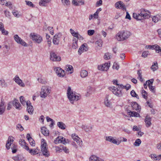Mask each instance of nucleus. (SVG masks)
<instances>
[{
    "mask_svg": "<svg viewBox=\"0 0 161 161\" xmlns=\"http://www.w3.org/2000/svg\"><path fill=\"white\" fill-rule=\"evenodd\" d=\"M105 140L109 142H111L113 144L116 145H119L120 142H118L117 140L114 139V138L111 136H108L106 137Z\"/></svg>",
    "mask_w": 161,
    "mask_h": 161,
    "instance_id": "15",
    "label": "nucleus"
},
{
    "mask_svg": "<svg viewBox=\"0 0 161 161\" xmlns=\"http://www.w3.org/2000/svg\"><path fill=\"white\" fill-rule=\"evenodd\" d=\"M113 68L114 69H115L118 70L119 68V66L116 63H114L113 66Z\"/></svg>",
    "mask_w": 161,
    "mask_h": 161,
    "instance_id": "61",
    "label": "nucleus"
},
{
    "mask_svg": "<svg viewBox=\"0 0 161 161\" xmlns=\"http://www.w3.org/2000/svg\"><path fill=\"white\" fill-rule=\"evenodd\" d=\"M62 36V35L61 33L56 34L53 38V44L56 45H58Z\"/></svg>",
    "mask_w": 161,
    "mask_h": 161,
    "instance_id": "11",
    "label": "nucleus"
},
{
    "mask_svg": "<svg viewBox=\"0 0 161 161\" xmlns=\"http://www.w3.org/2000/svg\"><path fill=\"white\" fill-rule=\"evenodd\" d=\"M150 157H151V158L153 160H158L157 158V155L156 154H151L150 156Z\"/></svg>",
    "mask_w": 161,
    "mask_h": 161,
    "instance_id": "48",
    "label": "nucleus"
},
{
    "mask_svg": "<svg viewBox=\"0 0 161 161\" xmlns=\"http://www.w3.org/2000/svg\"><path fill=\"white\" fill-rule=\"evenodd\" d=\"M102 40H99L96 42V44L98 46L101 47H102Z\"/></svg>",
    "mask_w": 161,
    "mask_h": 161,
    "instance_id": "55",
    "label": "nucleus"
},
{
    "mask_svg": "<svg viewBox=\"0 0 161 161\" xmlns=\"http://www.w3.org/2000/svg\"><path fill=\"white\" fill-rule=\"evenodd\" d=\"M30 144L32 146L34 147L35 145V143L34 140L32 139H31L28 141Z\"/></svg>",
    "mask_w": 161,
    "mask_h": 161,
    "instance_id": "54",
    "label": "nucleus"
},
{
    "mask_svg": "<svg viewBox=\"0 0 161 161\" xmlns=\"http://www.w3.org/2000/svg\"><path fill=\"white\" fill-rule=\"evenodd\" d=\"M14 141V137L13 136H10L8 137L7 142H9V143L12 144Z\"/></svg>",
    "mask_w": 161,
    "mask_h": 161,
    "instance_id": "49",
    "label": "nucleus"
},
{
    "mask_svg": "<svg viewBox=\"0 0 161 161\" xmlns=\"http://www.w3.org/2000/svg\"><path fill=\"white\" fill-rule=\"evenodd\" d=\"M27 151H29V152L31 153L32 155H35L36 154V150L35 149L33 150V149H30L29 148V150H26Z\"/></svg>",
    "mask_w": 161,
    "mask_h": 161,
    "instance_id": "50",
    "label": "nucleus"
},
{
    "mask_svg": "<svg viewBox=\"0 0 161 161\" xmlns=\"http://www.w3.org/2000/svg\"><path fill=\"white\" fill-rule=\"evenodd\" d=\"M17 128H18L19 129L20 131H22L23 130L24 128L21 125L18 124L17 125Z\"/></svg>",
    "mask_w": 161,
    "mask_h": 161,
    "instance_id": "63",
    "label": "nucleus"
},
{
    "mask_svg": "<svg viewBox=\"0 0 161 161\" xmlns=\"http://www.w3.org/2000/svg\"><path fill=\"white\" fill-rule=\"evenodd\" d=\"M118 87L119 88V89H118L117 88H115V87H114L113 88H111L112 89L111 90L114 94L118 97H120L122 95V92L120 89H126L127 86H124L122 84H119V87Z\"/></svg>",
    "mask_w": 161,
    "mask_h": 161,
    "instance_id": "5",
    "label": "nucleus"
},
{
    "mask_svg": "<svg viewBox=\"0 0 161 161\" xmlns=\"http://www.w3.org/2000/svg\"><path fill=\"white\" fill-rule=\"evenodd\" d=\"M51 92V88L48 86H44L42 87L41 92V97L45 98Z\"/></svg>",
    "mask_w": 161,
    "mask_h": 161,
    "instance_id": "4",
    "label": "nucleus"
},
{
    "mask_svg": "<svg viewBox=\"0 0 161 161\" xmlns=\"http://www.w3.org/2000/svg\"><path fill=\"white\" fill-rule=\"evenodd\" d=\"M93 92V88L91 86H88L87 88L86 96H88L92 94Z\"/></svg>",
    "mask_w": 161,
    "mask_h": 161,
    "instance_id": "32",
    "label": "nucleus"
},
{
    "mask_svg": "<svg viewBox=\"0 0 161 161\" xmlns=\"http://www.w3.org/2000/svg\"><path fill=\"white\" fill-rule=\"evenodd\" d=\"M88 75L87 72L85 70H82L80 72V76L82 78H85Z\"/></svg>",
    "mask_w": 161,
    "mask_h": 161,
    "instance_id": "35",
    "label": "nucleus"
},
{
    "mask_svg": "<svg viewBox=\"0 0 161 161\" xmlns=\"http://www.w3.org/2000/svg\"><path fill=\"white\" fill-rule=\"evenodd\" d=\"M153 82V79H152L151 80H149L147 81L146 83L147 84L148 86H149V85H152Z\"/></svg>",
    "mask_w": 161,
    "mask_h": 161,
    "instance_id": "60",
    "label": "nucleus"
},
{
    "mask_svg": "<svg viewBox=\"0 0 161 161\" xmlns=\"http://www.w3.org/2000/svg\"><path fill=\"white\" fill-rule=\"evenodd\" d=\"M115 6L117 9H122L123 10H126L125 4L121 1H119L116 2L115 3Z\"/></svg>",
    "mask_w": 161,
    "mask_h": 161,
    "instance_id": "13",
    "label": "nucleus"
},
{
    "mask_svg": "<svg viewBox=\"0 0 161 161\" xmlns=\"http://www.w3.org/2000/svg\"><path fill=\"white\" fill-rule=\"evenodd\" d=\"M86 44H84L80 47L78 51L80 55L84 51H87L88 49L87 47H86Z\"/></svg>",
    "mask_w": 161,
    "mask_h": 161,
    "instance_id": "19",
    "label": "nucleus"
},
{
    "mask_svg": "<svg viewBox=\"0 0 161 161\" xmlns=\"http://www.w3.org/2000/svg\"><path fill=\"white\" fill-rule=\"evenodd\" d=\"M138 13H133V17L137 20H141L144 19H148L150 17V12L144 8H141L138 11Z\"/></svg>",
    "mask_w": 161,
    "mask_h": 161,
    "instance_id": "1",
    "label": "nucleus"
},
{
    "mask_svg": "<svg viewBox=\"0 0 161 161\" xmlns=\"http://www.w3.org/2000/svg\"><path fill=\"white\" fill-rule=\"evenodd\" d=\"M82 128L86 132L91 131L92 129V126H88L82 125Z\"/></svg>",
    "mask_w": 161,
    "mask_h": 161,
    "instance_id": "33",
    "label": "nucleus"
},
{
    "mask_svg": "<svg viewBox=\"0 0 161 161\" xmlns=\"http://www.w3.org/2000/svg\"><path fill=\"white\" fill-rule=\"evenodd\" d=\"M72 47L74 49H76L78 47L77 39H75L73 40Z\"/></svg>",
    "mask_w": 161,
    "mask_h": 161,
    "instance_id": "39",
    "label": "nucleus"
},
{
    "mask_svg": "<svg viewBox=\"0 0 161 161\" xmlns=\"http://www.w3.org/2000/svg\"><path fill=\"white\" fill-rule=\"evenodd\" d=\"M111 57V55L109 53H106L104 55V58L105 59H109Z\"/></svg>",
    "mask_w": 161,
    "mask_h": 161,
    "instance_id": "47",
    "label": "nucleus"
},
{
    "mask_svg": "<svg viewBox=\"0 0 161 161\" xmlns=\"http://www.w3.org/2000/svg\"><path fill=\"white\" fill-rule=\"evenodd\" d=\"M103 1L102 0H99L97 1L96 4V7H98L100 6L102 4Z\"/></svg>",
    "mask_w": 161,
    "mask_h": 161,
    "instance_id": "52",
    "label": "nucleus"
},
{
    "mask_svg": "<svg viewBox=\"0 0 161 161\" xmlns=\"http://www.w3.org/2000/svg\"><path fill=\"white\" fill-rule=\"evenodd\" d=\"M130 35L131 33L130 31L123 30L117 34L116 38L119 41H123L127 39Z\"/></svg>",
    "mask_w": 161,
    "mask_h": 161,
    "instance_id": "3",
    "label": "nucleus"
},
{
    "mask_svg": "<svg viewBox=\"0 0 161 161\" xmlns=\"http://www.w3.org/2000/svg\"><path fill=\"white\" fill-rule=\"evenodd\" d=\"M127 113H128V114L130 115L131 117H140V115L138 113L136 112L132 111L129 110V111H128Z\"/></svg>",
    "mask_w": 161,
    "mask_h": 161,
    "instance_id": "26",
    "label": "nucleus"
},
{
    "mask_svg": "<svg viewBox=\"0 0 161 161\" xmlns=\"http://www.w3.org/2000/svg\"><path fill=\"white\" fill-rule=\"evenodd\" d=\"M64 69L66 71H70V73L71 74L73 72V68L72 65H67L64 67Z\"/></svg>",
    "mask_w": 161,
    "mask_h": 161,
    "instance_id": "27",
    "label": "nucleus"
},
{
    "mask_svg": "<svg viewBox=\"0 0 161 161\" xmlns=\"http://www.w3.org/2000/svg\"><path fill=\"white\" fill-rule=\"evenodd\" d=\"M72 3L75 6H80L84 4V2L82 0L79 1L73 0Z\"/></svg>",
    "mask_w": 161,
    "mask_h": 161,
    "instance_id": "21",
    "label": "nucleus"
},
{
    "mask_svg": "<svg viewBox=\"0 0 161 161\" xmlns=\"http://www.w3.org/2000/svg\"><path fill=\"white\" fill-rule=\"evenodd\" d=\"M20 101L23 105H25L26 104V102L25 101V98L23 96H21L20 97Z\"/></svg>",
    "mask_w": 161,
    "mask_h": 161,
    "instance_id": "41",
    "label": "nucleus"
},
{
    "mask_svg": "<svg viewBox=\"0 0 161 161\" xmlns=\"http://www.w3.org/2000/svg\"><path fill=\"white\" fill-rule=\"evenodd\" d=\"M57 125L58 127L62 130L65 129L66 127L65 125L62 122H58Z\"/></svg>",
    "mask_w": 161,
    "mask_h": 161,
    "instance_id": "31",
    "label": "nucleus"
},
{
    "mask_svg": "<svg viewBox=\"0 0 161 161\" xmlns=\"http://www.w3.org/2000/svg\"><path fill=\"white\" fill-rule=\"evenodd\" d=\"M110 65V62L105 63L102 65H98V69L100 70L107 71Z\"/></svg>",
    "mask_w": 161,
    "mask_h": 161,
    "instance_id": "10",
    "label": "nucleus"
},
{
    "mask_svg": "<svg viewBox=\"0 0 161 161\" xmlns=\"http://www.w3.org/2000/svg\"><path fill=\"white\" fill-rule=\"evenodd\" d=\"M37 80L39 82L42 84H45L47 83V81H46V80L44 79H42V78H38L37 79Z\"/></svg>",
    "mask_w": 161,
    "mask_h": 161,
    "instance_id": "46",
    "label": "nucleus"
},
{
    "mask_svg": "<svg viewBox=\"0 0 161 161\" xmlns=\"http://www.w3.org/2000/svg\"><path fill=\"white\" fill-rule=\"evenodd\" d=\"M14 80L15 82L21 86L24 87L25 86V84L23 82L22 80L19 78L18 75H16L14 79Z\"/></svg>",
    "mask_w": 161,
    "mask_h": 161,
    "instance_id": "17",
    "label": "nucleus"
},
{
    "mask_svg": "<svg viewBox=\"0 0 161 161\" xmlns=\"http://www.w3.org/2000/svg\"><path fill=\"white\" fill-rule=\"evenodd\" d=\"M17 146L14 144H13L12 146L11 149L12 150V152L14 153L17 152Z\"/></svg>",
    "mask_w": 161,
    "mask_h": 161,
    "instance_id": "45",
    "label": "nucleus"
},
{
    "mask_svg": "<svg viewBox=\"0 0 161 161\" xmlns=\"http://www.w3.org/2000/svg\"><path fill=\"white\" fill-rule=\"evenodd\" d=\"M19 144L21 146L23 147V148H25L26 150H29V147L26 145V143L25 140L23 139H20V141L19 142Z\"/></svg>",
    "mask_w": 161,
    "mask_h": 161,
    "instance_id": "25",
    "label": "nucleus"
},
{
    "mask_svg": "<svg viewBox=\"0 0 161 161\" xmlns=\"http://www.w3.org/2000/svg\"><path fill=\"white\" fill-rule=\"evenodd\" d=\"M54 69L57 75L60 77L64 76L65 73L64 71L59 67H54Z\"/></svg>",
    "mask_w": 161,
    "mask_h": 161,
    "instance_id": "9",
    "label": "nucleus"
},
{
    "mask_svg": "<svg viewBox=\"0 0 161 161\" xmlns=\"http://www.w3.org/2000/svg\"><path fill=\"white\" fill-rule=\"evenodd\" d=\"M26 104L27 105V111L30 114H32L33 113L34 109L30 101H27L26 102Z\"/></svg>",
    "mask_w": 161,
    "mask_h": 161,
    "instance_id": "14",
    "label": "nucleus"
},
{
    "mask_svg": "<svg viewBox=\"0 0 161 161\" xmlns=\"http://www.w3.org/2000/svg\"><path fill=\"white\" fill-rule=\"evenodd\" d=\"M14 38L15 42L17 43L21 44L24 47H27L28 46V44L22 40L20 37H19L18 35H15L14 36Z\"/></svg>",
    "mask_w": 161,
    "mask_h": 161,
    "instance_id": "8",
    "label": "nucleus"
},
{
    "mask_svg": "<svg viewBox=\"0 0 161 161\" xmlns=\"http://www.w3.org/2000/svg\"><path fill=\"white\" fill-rule=\"evenodd\" d=\"M95 31L94 30H89L87 31L88 34L89 36H92L94 34Z\"/></svg>",
    "mask_w": 161,
    "mask_h": 161,
    "instance_id": "57",
    "label": "nucleus"
},
{
    "mask_svg": "<svg viewBox=\"0 0 161 161\" xmlns=\"http://www.w3.org/2000/svg\"><path fill=\"white\" fill-rule=\"evenodd\" d=\"M130 94L132 97H136L137 99H139V98L138 96L134 90H132L131 91Z\"/></svg>",
    "mask_w": 161,
    "mask_h": 161,
    "instance_id": "44",
    "label": "nucleus"
},
{
    "mask_svg": "<svg viewBox=\"0 0 161 161\" xmlns=\"http://www.w3.org/2000/svg\"><path fill=\"white\" fill-rule=\"evenodd\" d=\"M32 40L36 43L38 44L41 43L43 40L42 37L40 35L31 33L30 35Z\"/></svg>",
    "mask_w": 161,
    "mask_h": 161,
    "instance_id": "7",
    "label": "nucleus"
},
{
    "mask_svg": "<svg viewBox=\"0 0 161 161\" xmlns=\"http://www.w3.org/2000/svg\"><path fill=\"white\" fill-rule=\"evenodd\" d=\"M13 105L17 109L20 110L22 108L21 105L18 100L14 99L13 101Z\"/></svg>",
    "mask_w": 161,
    "mask_h": 161,
    "instance_id": "18",
    "label": "nucleus"
},
{
    "mask_svg": "<svg viewBox=\"0 0 161 161\" xmlns=\"http://www.w3.org/2000/svg\"><path fill=\"white\" fill-rule=\"evenodd\" d=\"M141 143V141L140 139H137L134 143V145L136 146H139Z\"/></svg>",
    "mask_w": 161,
    "mask_h": 161,
    "instance_id": "43",
    "label": "nucleus"
},
{
    "mask_svg": "<svg viewBox=\"0 0 161 161\" xmlns=\"http://www.w3.org/2000/svg\"><path fill=\"white\" fill-rule=\"evenodd\" d=\"M108 95H107L105 97V99L104 102L105 105L109 108H112V103L108 100Z\"/></svg>",
    "mask_w": 161,
    "mask_h": 161,
    "instance_id": "16",
    "label": "nucleus"
},
{
    "mask_svg": "<svg viewBox=\"0 0 161 161\" xmlns=\"http://www.w3.org/2000/svg\"><path fill=\"white\" fill-rule=\"evenodd\" d=\"M60 143H62L64 144H65L69 142V140L68 139L66 140L64 137L60 136Z\"/></svg>",
    "mask_w": 161,
    "mask_h": 161,
    "instance_id": "36",
    "label": "nucleus"
},
{
    "mask_svg": "<svg viewBox=\"0 0 161 161\" xmlns=\"http://www.w3.org/2000/svg\"><path fill=\"white\" fill-rule=\"evenodd\" d=\"M148 51H144L143 52L142 56L144 58H145L147 56L148 54Z\"/></svg>",
    "mask_w": 161,
    "mask_h": 161,
    "instance_id": "64",
    "label": "nucleus"
},
{
    "mask_svg": "<svg viewBox=\"0 0 161 161\" xmlns=\"http://www.w3.org/2000/svg\"><path fill=\"white\" fill-rule=\"evenodd\" d=\"M75 139V141L77 143L78 145L80 146V147H82L83 145L82 141L81 139L79 137H77L76 139Z\"/></svg>",
    "mask_w": 161,
    "mask_h": 161,
    "instance_id": "34",
    "label": "nucleus"
},
{
    "mask_svg": "<svg viewBox=\"0 0 161 161\" xmlns=\"http://www.w3.org/2000/svg\"><path fill=\"white\" fill-rule=\"evenodd\" d=\"M60 136L58 137L54 141V142L55 144H57L58 143H60Z\"/></svg>",
    "mask_w": 161,
    "mask_h": 161,
    "instance_id": "56",
    "label": "nucleus"
},
{
    "mask_svg": "<svg viewBox=\"0 0 161 161\" xmlns=\"http://www.w3.org/2000/svg\"><path fill=\"white\" fill-rule=\"evenodd\" d=\"M13 101L9 102L8 105L7 109L8 110H10L12 108V105H13Z\"/></svg>",
    "mask_w": 161,
    "mask_h": 161,
    "instance_id": "58",
    "label": "nucleus"
},
{
    "mask_svg": "<svg viewBox=\"0 0 161 161\" xmlns=\"http://www.w3.org/2000/svg\"><path fill=\"white\" fill-rule=\"evenodd\" d=\"M161 19V16L160 15H157L154 16L152 18V20L154 23H156Z\"/></svg>",
    "mask_w": 161,
    "mask_h": 161,
    "instance_id": "29",
    "label": "nucleus"
},
{
    "mask_svg": "<svg viewBox=\"0 0 161 161\" xmlns=\"http://www.w3.org/2000/svg\"><path fill=\"white\" fill-rule=\"evenodd\" d=\"M50 59L53 61H59L61 60L60 57L57 55L54 52H51L50 53Z\"/></svg>",
    "mask_w": 161,
    "mask_h": 161,
    "instance_id": "12",
    "label": "nucleus"
},
{
    "mask_svg": "<svg viewBox=\"0 0 161 161\" xmlns=\"http://www.w3.org/2000/svg\"><path fill=\"white\" fill-rule=\"evenodd\" d=\"M151 118L148 116H147L146 117L145 119V122L146 124V126L147 127H149L151 125Z\"/></svg>",
    "mask_w": 161,
    "mask_h": 161,
    "instance_id": "23",
    "label": "nucleus"
},
{
    "mask_svg": "<svg viewBox=\"0 0 161 161\" xmlns=\"http://www.w3.org/2000/svg\"><path fill=\"white\" fill-rule=\"evenodd\" d=\"M131 105L133 109L136 110L138 112L140 111L141 108L136 102L131 103Z\"/></svg>",
    "mask_w": 161,
    "mask_h": 161,
    "instance_id": "22",
    "label": "nucleus"
},
{
    "mask_svg": "<svg viewBox=\"0 0 161 161\" xmlns=\"http://www.w3.org/2000/svg\"><path fill=\"white\" fill-rule=\"evenodd\" d=\"M5 106L4 105V103L3 100H1L0 103V115L2 114L5 110Z\"/></svg>",
    "mask_w": 161,
    "mask_h": 161,
    "instance_id": "20",
    "label": "nucleus"
},
{
    "mask_svg": "<svg viewBox=\"0 0 161 161\" xmlns=\"http://www.w3.org/2000/svg\"><path fill=\"white\" fill-rule=\"evenodd\" d=\"M67 94L69 102L72 104L74 103V101H76L81 98L80 94L72 91L70 86L68 88Z\"/></svg>",
    "mask_w": 161,
    "mask_h": 161,
    "instance_id": "2",
    "label": "nucleus"
},
{
    "mask_svg": "<svg viewBox=\"0 0 161 161\" xmlns=\"http://www.w3.org/2000/svg\"><path fill=\"white\" fill-rule=\"evenodd\" d=\"M160 49H161V48L158 45L156 44V46L155 47V50H156L157 53H159V51Z\"/></svg>",
    "mask_w": 161,
    "mask_h": 161,
    "instance_id": "59",
    "label": "nucleus"
},
{
    "mask_svg": "<svg viewBox=\"0 0 161 161\" xmlns=\"http://www.w3.org/2000/svg\"><path fill=\"white\" fill-rule=\"evenodd\" d=\"M50 0H41L39 4L41 6H45V4L50 2Z\"/></svg>",
    "mask_w": 161,
    "mask_h": 161,
    "instance_id": "37",
    "label": "nucleus"
},
{
    "mask_svg": "<svg viewBox=\"0 0 161 161\" xmlns=\"http://www.w3.org/2000/svg\"><path fill=\"white\" fill-rule=\"evenodd\" d=\"M24 157L20 155H18L16 156L13 157V159L15 161L22 160L24 159Z\"/></svg>",
    "mask_w": 161,
    "mask_h": 161,
    "instance_id": "30",
    "label": "nucleus"
},
{
    "mask_svg": "<svg viewBox=\"0 0 161 161\" xmlns=\"http://www.w3.org/2000/svg\"><path fill=\"white\" fill-rule=\"evenodd\" d=\"M1 82L0 85L2 87H6L7 86V84L6 82H5L4 80H0Z\"/></svg>",
    "mask_w": 161,
    "mask_h": 161,
    "instance_id": "42",
    "label": "nucleus"
},
{
    "mask_svg": "<svg viewBox=\"0 0 161 161\" xmlns=\"http://www.w3.org/2000/svg\"><path fill=\"white\" fill-rule=\"evenodd\" d=\"M151 68L153 71L157 70L158 68L157 62L154 63L151 66Z\"/></svg>",
    "mask_w": 161,
    "mask_h": 161,
    "instance_id": "38",
    "label": "nucleus"
},
{
    "mask_svg": "<svg viewBox=\"0 0 161 161\" xmlns=\"http://www.w3.org/2000/svg\"><path fill=\"white\" fill-rule=\"evenodd\" d=\"M25 2L26 3V4L27 5H28L29 6H30L31 7H32V8L34 7V6H35L31 2H30L29 1H26Z\"/></svg>",
    "mask_w": 161,
    "mask_h": 161,
    "instance_id": "53",
    "label": "nucleus"
},
{
    "mask_svg": "<svg viewBox=\"0 0 161 161\" xmlns=\"http://www.w3.org/2000/svg\"><path fill=\"white\" fill-rule=\"evenodd\" d=\"M47 144L45 142H43L42 141L41 143V151L43 154L46 157H48L50 156V153L47 150Z\"/></svg>",
    "mask_w": 161,
    "mask_h": 161,
    "instance_id": "6",
    "label": "nucleus"
},
{
    "mask_svg": "<svg viewBox=\"0 0 161 161\" xmlns=\"http://www.w3.org/2000/svg\"><path fill=\"white\" fill-rule=\"evenodd\" d=\"M2 33L4 35H7L8 34V32L5 30L4 28L2 29L1 30Z\"/></svg>",
    "mask_w": 161,
    "mask_h": 161,
    "instance_id": "62",
    "label": "nucleus"
},
{
    "mask_svg": "<svg viewBox=\"0 0 161 161\" xmlns=\"http://www.w3.org/2000/svg\"><path fill=\"white\" fill-rule=\"evenodd\" d=\"M41 131L42 133L45 136H47L49 135V131L46 127H42L41 128Z\"/></svg>",
    "mask_w": 161,
    "mask_h": 161,
    "instance_id": "28",
    "label": "nucleus"
},
{
    "mask_svg": "<svg viewBox=\"0 0 161 161\" xmlns=\"http://www.w3.org/2000/svg\"><path fill=\"white\" fill-rule=\"evenodd\" d=\"M102 9L101 8H99L96 11L95 13L94 14V18L95 19H97L98 18V14L100 11H101L102 10Z\"/></svg>",
    "mask_w": 161,
    "mask_h": 161,
    "instance_id": "40",
    "label": "nucleus"
},
{
    "mask_svg": "<svg viewBox=\"0 0 161 161\" xmlns=\"http://www.w3.org/2000/svg\"><path fill=\"white\" fill-rule=\"evenodd\" d=\"M142 97L144 98L145 99H146L147 98V96H146V95H147V92L145 91L144 90H142Z\"/></svg>",
    "mask_w": 161,
    "mask_h": 161,
    "instance_id": "51",
    "label": "nucleus"
},
{
    "mask_svg": "<svg viewBox=\"0 0 161 161\" xmlns=\"http://www.w3.org/2000/svg\"><path fill=\"white\" fill-rule=\"evenodd\" d=\"M89 161H103L99 157L95 155L91 156L89 158Z\"/></svg>",
    "mask_w": 161,
    "mask_h": 161,
    "instance_id": "24",
    "label": "nucleus"
}]
</instances>
